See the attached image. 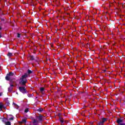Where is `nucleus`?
I'll return each instance as SVG.
<instances>
[{
	"label": "nucleus",
	"mask_w": 125,
	"mask_h": 125,
	"mask_svg": "<svg viewBox=\"0 0 125 125\" xmlns=\"http://www.w3.org/2000/svg\"><path fill=\"white\" fill-rule=\"evenodd\" d=\"M27 77L28 73H25L24 75L21 76V77L20 79L19 84L21 86H26V84L28 83Z\"/></svg>",
	"instance_id": "nucleus-1"
},
{
	"label": "nucleus",
	"mask_w": 125,
	"mask_h": 125,
	"mask_svg": "<svg viewBox=\"0 0 125 125\" xmlns=\"http://www.w3.org/2000/svg\"><path fill=\"white\" fill-rule=\"evenodd\" d=\"M14 76V73L13 72H9L5 77L6 81H12V77Z\"/></svg>",
	"instance_id": "nucleus-2"
},
{
	"label": "nucleus",
	"mask_w": 125,
	"mask_h": 125,
	"mask_svg": "<svg viewBox=\"0 0 125 125\" xmlns=\"http://www.w3.org/2000/svg\"><path fill=\"white\" fill-rule=\"evenodd\" d=\"M19 89L20 92H21V93H23V94H26V93H28V91H27V89L25 88V86L19 87Z\"/></svg>",
	"instance_id": "nucleus-3"
},
{
	"label": "nucleus",
	"mask_w": 125,
	"mask_h": 125,
	"mask_svg": "<svg viewBox=\"0 0 125 125\" xmlns=\"http://www.w3.org/2000/svg\"><path fill=\"white\" fill-rule=\"evenodd\" d=\"M43 116L40 114L39 116H36V118L38 120V122H42L43 121Z\"/></svg>",
	"instance_id": "nucleus-4"
},
{
	"label": "nucleus",
	"mask_w": 125,
	"mask_h": 125,
	"mask_svg": "<svg viewBox=\"0 0 125 125\" xmlns=\"http://www.w3.org/2000/svg\"><path fill=\"white\" fill-rule=\"evenodd\" d=\"M14 86V85L13 84H10V85L9 88H8V91L9 92H11L12 90H13V87Z\"/></svg>",
	"instance_id": "nucleus-5"
},
{
	"label": "nucleus",
	"mask_w": 125,
	"mask_h": 125,
	"mask_svg": "<svg viewBox=\"0 0 125 125\" xmlns=\"http://www.w3.org/2000/svg\"><path fill=\"white\" fill-rule=\"evenodd\" d=\"M30 60L33 61V60H35V62H37V63H39V60L38 59H35V57L34 56H29Z\"/></svg>",
	"instance_id": "nucleus-6"
},
{
	"label": "nucleus",
	"mask_w": 125,
	"mask_h": 125,
	"mask_svg": "<svg viewBox=\"0 0 125 125\" xmlns=\"http://www.w3.org/2000/svg\"><path fill=\"white\" fill-rule=\"evenodd\" d=\"M59 120L62 124H64V119L60 116H59Z\"/></svg>",
	"instance_id": "nucleus-7"
},
{
	"label": "nucleus",
	"mask_w": 125,
	"mask_h": 125,
	"mask_svg": "<svg viewBox=\"0 0 125 125\" xmlns=\"http://www.w3.org/2000/svg\"><path fill=\"white\" fill-rule=\"evenodd\" d=\"M2 122L3 123H4V124H6V123L7 122V119L5 118H3V119H2Z\"/></svg>",
	"instance_id": "nucleus-8"
},
{
	"label": "nucleus",
	"mask_w": 125,
	"mask_h": 125,
	"mask_svg": "<svg viewBox=\"0 0 125 125\" xmlns=\"http://www.w3.org/2000/svg\"><path fill=\"white\" fill-rule=\"evenodd\" d=\"M1 22L3 24H5L6 23V21H5V20L4 19H1Z\"/></svg>",
	"instance_id": "nucleus-9"
},
{
	"label": "nucleus",
	"mask_w": 125,
	"mask_h": 125,
	"mask_svg": "<svg viewBox=\"0 0 125 125\" xmlns=\"http://www.w3.org/2000/svg\"><path fill=\"white\" fill-rule=\"evenodd\" d=\"M13 56V54H12V53H10V52H8V54H7V56H8L9 57H11V56Z\"/></svg>",
	"instance_id": "nucleus-10"
},
{
	"label": "nucleus",
	"mask_w": 125,
	"mask_h": 125,
	"mask_svg": "<svg viewBox=\"0 0 125 125\" xmlns=\"http://www.w3.org/2000/svg\"><path fill=\"white\" fill-rule=\"evenodd\" d=\"M40 91H41V92H42V93L43 92V91H44V88L41 87L40 88Z\"/></svg>",
	"instance_id": "nucleus-11"
},
{
	"label": "nucleus",
	"mask_w": 125,
	"mask_h": 125,
	"mask_svg": "<svg viewBox=\"0 0 125 125\" xmlns=\"http://www.w3.org/2000/svg\"><path fill=\"white\" fill-rule=\"evenodd\" d=\"M7 99H8V98L7 99H5L6 104H7V105H10V103H9V101H8L7 100Z\"/></svg>",
	"instance_id": "nucleus-12"
},
{
	"label": "nucleus",
	"mask_w": 125,
	"mask_h": 125,
	"mask_svg": "<svg viewBox=\"0 0 125 125\" xmlns=\"http://www.w3.org/2000/svg\"><path fill=\"white\" fill-rule=\"evenodd\" d=\"M27 73L28 75H30V74H32V73H33V71H32L31 70L28 69L27 70Z\"/></svg>",
	"instance_id": "nucleus-13"
},
{
	"label": "nucleus",
	"mask_w": 125,
	"mask_h": 125,
	"mask_svg": "<svg viewBox=\"0 0 125 125\" xmlns=\"http://www.w3.org/2000/svg\"><path fill=\"white\" fill-rule=\"evenodd\" d=\"M21 122L22 123H24V124H26V123H27V119H22Z\"/></svg>",
	"instance_id": "nucleus-14"
},
{
	"label": "nucleus",
	"mask_w": 125,
	"mask_h": 125,
	"mask_svg": "<svg viewBox=\"0 0 125 125\" xmlns=\"http://www.w3.org/2000/svg\"><path fill=\"white\" fill-rule=\"evenodd\" d=\"M106 121H107V118H103L102 122L104 124Z\"/></svg>",
	"instance_id": "nucleus-15"
},
{
	"label": "nucleus",
	"mask_w": 125,
	"mask_h": 125,
	"mask_svg": "<svg viewBox=\"0 0 125 125\" xmlns=\"http://www.w3.org/2000/svg\"><path fill=\"white\" fill-rule=\"evenodd\" d=\"M104 125V123L102 121L100 122L98 124V125Z\"/></svg>",
	"instance_id": "nucleus-16"
},
{
	"label": "nucleus",
	"mask_w": 125,
	"mask_h": 125,
	"mask_svg": "<svg viewBox=\"0 0 125 125\" xmlns=\"http://www.w3.org/2000/svg\"><path fill=\"white\" fill-rule=\"evenodd\" d=\"M3 104H0V109H3Z\"/></svg>",
	"instance_id": "nucleus-17"
},
{
	"label": "nucleus",
	"mask_w": 125,
	"mask_h": 125,
	"mask_svg": "<svg viewBox=\"0 0 125 125\" xmlns=\"http://www.w3.org/2000/svg\"><path fill=\"white\" fill-rule=\"evenodd\" d=\"M5 125H11V123H10V122H7V123H6V124H5Z\"/></svg>",
	"instance_id": "nucleus-18"
},
{
	"label": "nucleus",
	"mask_w": 125,
	"mask_h": 125,
	"mask_svg": "<svg viewBox=\"0 0 125 125\" xmlns=\"http://www.w3.org/2000/svg\"><path fill=\"white\" fill-rule=\"evenodd\" d=\"M42 111H43V109L42 108H39V109H38V112H42Z\"/></svg>",
	"instance_id": "nucleus-19"
},
{
	"label": "nucleus",
	"mask_w": 125,
	"mask_h": 125,
	"mask_svg": "<svg viewBox=\"0 0 125 125\" xmlns=\"http://www.w3.org/2000/svg\"><path fill=\"white\" fill-rule=\"evenodd\" d=\"M13 104L15 105V106H17V109H18V108H19V106H18V105H17V104H15V103H13Z\"/></svg>",
	"instance_id": "nucleus-20"
},
{
	"label": "nucleus",
	"mask_w": 125,
	"mask_h": 125,
	"mask_svg": "<svg viewBox=\"0 0 125 125\" xmlns=\"http://www.w3.org/2000/svg\"><path fill=\"white\" fill-rule=\"evenodd\" d=\"M28 112H29V108H26V109L24 110V112H25V113H28Z\"/></svg>",
	"instance_id": "nucleus-21"
},
{
	"label": "nucleus",
	"mask_w": 125,
	"mask_h": 125,
	"mask_svg": "<svg viewBox=\"0 0 125 125\" xmlns=\"http://www.w3.org/2000/svg\"><path fill=\"white\" fill-rule=\"evenodd\" d=\"M10 121H13L14 120V117H12L9 119Z\"/></svg>",
	"instance_id": "nucleus-22"
},
{
	"label": "nucleus",
	"mask_w": 125,
	"mask_h": 125,
	"mask_svg": "<svg viewBox=\"0 0 125 125\" xmlns=\"http://www.w3.org/2000/svg\"><path fill=\"white\" fill-rule=\"evenodd\" d=\"M27 96L29 98L32 97V94H27Z\"/></svg>",
	"instance_id": "nucleus-23"
},
{
	"label": "nucleus",
	"mask_w": 125,
	"mask_h": 125,
	"mask_svg": "<svg viewBox=\"0 0 125 125\" xmlns=\"http://www.w3.org/2000/svg\"><path fill=\"white\" fill-rule=\"evenodd\" d=\"M21 36V34L20 33H18V35H17L18 38H20Z\"/></svg>",
	"instance_id": "nucleus-24"
},
{
	"label": "nucleus",
	"mask_w": 125,
	"mask_h": 125,
	"mask_svg": "<svg viewBox=\"0 0 125 125\" xmlns=\"http://www.w3.org/2000/svg\"><path fill=\"white\" fill-rule=\"evenodd\" d=\"M106 71H107V70H106V69H104V70H103V73H105V72H106Z\"/></svg>",
	"instance_id": "nucleus-25"
},
{
	"label": "nucleus",
	"mask_w": 125,
	"mask_h": 125,
	"mask_svg": "<svg viewBox=\"0 0 125 125\" xmlns=\"http://www.w3.org/2000/svg\"><path fill=\"white\" fill-rule=\"evenodd\" d=\"M1 38V32H0V38Z\"/></svg>",
	"instance_id": "nucleus-26"
},
{
	"label": "nucleus",
	"mask_w": 125,
	"mask_h": 125,
	"mask_svg": "<svg viewBox=\"0 0 125 125\" xmlns=\"http://www.w3.org/2000/svg\"><path fill=\"white\" fill-rule=\"evenodd\" d=\"M1 95H2V93H0V96H1Z\"/></svg>",
	"instance_id": "nucleus-27"
},
{
	"label": "nucleus",
	"mask_w": 125,
	"mask_h": 125,
	"mask_svg": "<svg viewBox=\"0 0 125 125\" xmlns=\"http://www.w3.org/2000/svg\"><path fill=\"white\" fill-rule=\"evenodd\" d=\"M2 28H1V26H0V30H2Z\"/></svg>",
	"instance_id": "nucleus-28"
}]
</instances>
